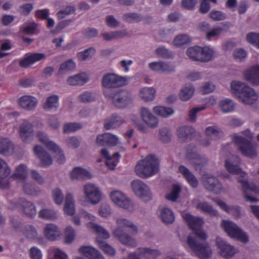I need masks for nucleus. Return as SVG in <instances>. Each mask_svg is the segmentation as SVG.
<instances>
[{"instance_id": "nucleus-40", "label": "nucleus", "mask_w": 259, "mask_h": 259, "mask_svg": "<svg viewBox=\"0 0 259 259\" xmlns=\"http://www.w3.org/2000/svg\"><path fill=\"white\" fill-rule=\"evenodd\" d=\"M37 137L39 141L44 145L49 150H55L58 149V146L54 142L49 141L47 136L42 132H38Z\"/></svg>"}, {"instance_id": "nucleus-17", "label": "nucleus", "mask_w": 259, "mask_h": 259, "mask_svg": "<svg viewBox=\"0 0 259 259\" xmlns=\"http://www.w3.org/2000/svg\"><path fill=\"white\" fill-rule=\"evenodd\" d=\"M84 191L87 198L94 204L98 203L101 198V194L95 185L88 184L84 186Z\"/></svg>"}, {"instance_id": "nucleus-54", "label": "nucleus", "mask_w": 259, "mask_h": 259, "mask_svg": "<svg viewBox=\"0 0 259 259\" xmlns=\"http://www.w3.org/2000/svg\"><path fill=\"white\" fill-rule=\"evenodd\" d=\"M75 63L72 60H68L61 65L58 70V73L72 70L75 68Z\"/></svg>"}, {"instance_id": "nucleus-50", "label": "nucleus", "mask_w": 259, "mask_h": 259, "mask_svg": "<svg viewBox=\"0 0 259 259\" xmlns=\"http://www.w3.org/2000/svg\"><path fill=\"white\" fill-rule=\"evenodd\" d=\"M221 131L216 126H208L205 129L206 135L208 136V138H211L212 140H217L220 137V134Z\"/></svg>"}, {"instance_id": "nucleus-11", "label": "nucleus", "mask_w": 259, "mask_h": 259, "mask_svg": "<svg viewBox=\"0 0 259 259\" xmlns=\"http://www.w3.org/2000/svg\"><path fill=\"white\" fill-rule=\"evenodd\" d=\"M128 83L127 77L119 76L114 73L104 75L102 79V85L106 88H116L125 85Z\"/></svg>"}, {"instance_id": "nucleus-34", "label": "nucleus", "mask_w": 259, "mask_h": 259, "mask_svg": "<svg viewBox=\"0 0 259 259\" xmlns=\"http://www.w3.org/2000/svg\"><path fill=\"white\" fill-rule=\"evenodd\" d=\"M89 80V78L86 73H81L68 77L67 82L71 85H82L87 83Z\"/></svg>"}, {"instance_id": "nucleus-46", "label": "nucleus", "mask_w": 259, "mask_h": 259, "mask_svg": "<svg viewBox=\"0 0 259 259\" xmlns=\"http://www.w3.org/2000/svg\"><path fill=\"white\" fill-rule=\"evenodd\" d=\"M59 106V98L57 95H53L49 97L44 105L45 109H56Z\"/></svg>"}, {"instance_id": "nucleus-24", "label": "nucleus", "mask_w": 259, "mask_h": 259, "mask_svg": "<svg viewBox=\"0 0 259 259\" xmlns=\"http://www.w3.org/2000/svg\"><path fill=\"white\" fill-rule=\"evenodd\" d=\"M46 56L42 53L27 54L23 59L19 62L21 67H27L28 66L45 58Z\"/></svg>"}, {"instance_id": "nucleus-57", "label": "nucleus", "mask_w": 259, "mask_h": 259, "mask_svg": "<svg viewBox=\"0 0 259 259\" xmlns=\"http://www.w3.org/2000/svg\"><path fill=\"white\" fill-rule=\"evenodd\" d=\"M81 128V125L79 123L71 122L65 123L63 126L64 133L75 132Z\"/></svg>"}, {"instance_id": "nucleus-55", "label": "nucleus", "mask_w": 259, "mask_h": 259, "mask_svg": "<svg viewBox=\"0 0 259 259\" xmlns=\"http://www.w3.org/2000/svg\"><path fill=\"white\" fill-rule=\"evenodd\" d=\"M124 20L129 23L138 22L142 20L141 15L135 13H126L123 15Z\"/></svg>"}, {"instance_id": "nucleus-26", "label": "nucleus", "mask_w": 259, "mask_h": 259, "mask_svg": "<svg viewBox=\"0 0 259 259\" xmlns=\"http://www.w3.org/2000/svg\"><path fill=\"white\" fill-rule=\"evenodd\" d=\"M244 77L247 81L254 85L259 84V66L255 65L244 73Z\"/></svg>"}, {"instance_id": "nucleus-33", "label": "nucleus", "mask_w": 259, "mask_h": 259, "mask_svg": "<svg viewBox=\"0 0 259 259\" xmlns=\"http://www.w3.org/2000/svg\"><path fill=\"white\" fill-rule=\"evenodd\" d=\"M179 170L192 187H197L198 185L197 179L186 167L182 165H180Z\"/></svg>"}, {"instance_id": "nucleus-53", "label": "nucleus", "mask_w": 259, "mask_h": 259, "mask_svg": "<svg viewBox=\"0 0 259 259\" xmlns=\"http://www.w3.org/2000/svg\"><path fill=\"white\" fill-rule=\"evenodd\" d=\"M95 53V49L93 48H90L82 52L78 53L77 56L79 60L85 61L91 59Z\"/></svg>"}, {"instance_id": "nucleus-41", "label": "nucleus", "mask_w": 259, "mask_h": 259, "mask_svg": "<svg viewBox=\"0 0 259 259\" xmlns=\"http://www.w3.org/2000/svg\"><path fill=\"white\" fill-rule=\"evenodd\" d=\"M156 91L153 88H143L139 93V96L145 101H153L155 97Z\"/></svg>"}, {"instance_id": "nucleus-18", "label": "nucleus", "mask_w": 259, "mask_h": 259, "mask_svg": "<svg viewBox=\"0 0 259 259\" xmlns=\"http://www.w3.org/2000/svg\"><path fill=\"white\" fill-rule=\"evenodd\" d=\"M84 191L87 198L94 204L98 203L101 198V194L95 185L88 184L84 186Z\"/></svg>"}, {"instance_id": "nucleus-19", "label": "nucleus", "mask_w": 259, "mask_h": 259, "mask_svg": "<svg viewBox=\"0 0 259 259\" xmlns=\"http://www.w3.org/2000/svg\"><path fill=\"white\" fill-rule=\"evenodd\" d=\"M216 244L220 250L221 255L225 258H231L236 253V250L233 246L228 244L220 238H217Z\"/></svg>"}, {"instance_id": "nucleus-16", "label": "nucleus", "mask_w": 259, "mask_h": 259, "mask_svg": "<svg viewBox=\"0 0 259 259\" xmlns=\"http://www.w3.org/2000/svg\"><path fill=\"white\" fill-rule=\"evenodd\" d=\"M39 123L38 120H35L32 123H31L28 120H23L19 126V132L21 138L24 142H26L33 133V127L36 126L38 127Z\"/></svg>"}, {"instance_id": "nucleus-20", "label": "nucleus", "mask_w": 259, "mask_h": 259, "mask_svg": "<svg viewBox=\"0 0 259 259\" xmlns=\"http://www.w3.org/2000/svg\"><path fill=\"white\" fill-rule=\"evenodd\" d=\"M118 139L116 136L110 133H104L97 136V144L101 146H114L118 143Z\"/></svg>"}, {"instance_id": "nucleus-37", "label": "nucleus", "mask_w": 259, "mask_h": 259, "mask_svg": "<svg viewBox=\"0 0 259 259\" xmlns=\"http://www.w3.org/2000/svg\"><path fill=\"white\" fill-rule=\"evenodd\" d=\"M159 217L165 224H172L175 220L172 211L168 208L164 207L160 209Z\"/></svg>"}, {"instance_id": "nucleus-48", "label": "nucleus", "mask_w": 259, "mask_h": 259, "mask_svg": "<svg viewBox=\"0 0 259 259\" xmlns=\"http://www.w3.org/2000/svg\"><path fill=\"white\" fill-rule=\"evenodd\" d=\"M39 217L43 219L53 221L57 218L56 212L52 209H43L39 212Z\"/></svg>"}, {"instance_id": "nucleus-9", "label": "nucleus", "mask_w": 259, "mask_h": 259, "mask_svg": "<svg viewBox=\"0 0 259 259\" xmlns=\"http://www.w3.org/2000/svg\"><path fill=\"white\" fill-rule=\"evenodd\" d=\"M221 225L229 236L243 242L247 243L249 239L248 236L234 223L223 220Z\"/></svg>"}, {"instance_id": "nucleus-42", "label": "nucleus", "mask_w": 259, "mask_h": 259, "mask_svg": "<svg viewBox=\"0 0 259 259\" xmlns=\"http://www.w3.org/2000/svg\"><path fill=\"white\" fill-rule=\"evenodd\" d=\"M196 208L203 213H207L210 216L217 217L219 215L218 211L206 202H198Z\"/></svg>"}, {"instance_id": "nucleus-64", "label": "nucleus", "mask_w": 259, "mask_h": 259, "mask_svg": "<svg viewBox=\"0 0 259 259\" xmlns=\"http://www.w3.org/2000/svg\"><path fill=\"white\" fill-rule=\"evenodd\" d=\"M79 99L82 103H88L94 100V96L91 92L85 91L79 96Z\"/></svg>"}, {"instance_id": "nucleus-31", "label": "nucleus", "mask_w": 259, "mask_h": 259, "mask_svg": "<svg viewBox=\"0 0 259 259\" xmlns=\"http://www.w3.org/2000/svg\"><path fill=\"white\" fill-rule=\"evenodd\" d=\"M19 204H20L23 212L28 217L31 218L35 216L36 213V208L34 205L31 202L27 201L24 198H20Z\"/></svg>"}, {"instance_id": "nucleus-15", "label": "nucleus", "mask_w": 259, "mask_h": 259, "mask_svg": "<svg viewBox=\"0 0 259 259\" xmlns=\"http://www.w3.org/2000/svg\"><path fill=\"white\" fill-rule=\"evenodd\" d=\"M203 184L206 189L214 193L220 194L222 192V184L218 179L211 175L206 174L203 176Z\"/></svg>"}, {"instance_id": "nucleus-2", "label": "nucleus", "mask_w": 259, "mask_h": 259, "mask_svg": "<svg viewBox=\"0 0 259 259\" xmlns=\"http://www.w3.org/2000/svg\"><path fill=\"white\" fill-rule=\"evenodd\" d=\"M117 226L113 231V235L116 237L122 244L128 246L135 247L137 245L136 240L129 236L126 232L132 234L137 233L138 229L131 221L125 219H119L116 221Z\"/></svg>"}, {"instance_id": "nucleus-5", "label": "nucleus", "mask_w": 259, "mask_h": 259, "mask_svg": "<svg viewBox=\"0 0 259 259\" xmlns=\"http://www.w3.org/2000/svg\"><path fill=\"white\" fill-rule=\"evenodd\" d=\"M225 166L229 173L240 175L238 178L237 181L242 186L245 200L250 202H257L258 201L257 199L248 195V192L253 191V188L249 186L247 180L245 179L246 174L242 171L238 165L233 164L229 160L225 161Z\"/></svg>"}, {"instance_id": "nucleus-29", "label": "nucleus", "mask_w": 259, "mask_h": 259, "mask_svg": "<svg viewBox=\"0 0 259 259\" xmlns=\"http://www.w3.org/2000/svg\"><path fill=\"white\" fill-rule=\"evenodd\" d=\"M141 114L144 121L149 126L154 128L157 126L158 123L157 118L153 115L147 108L142 107L141 109Z\"/></svg>"}, {"instance_id": "nucleus-62", "label": "nucleus", "mask_w": 259, "mask_h": 259, "mask_svg": "<svg viewBox=\"0 0 259 259\" xmlns=\"http://www.w3.org/2000/svg\"><path fill=\"white\" fill-rule=\"evenodd\" d=\"M75 11L74 7L69 6H67L64 10L59 11L57 15L59 19H62L66 15L73 14Z\"/></svg>"}, {"instance_id": "nucleus-7", "label": "nucleus", "mask_w": 259, "mask_h": 259, "mask_svg": "<svg viewBox=\"0 0 259 259\" xmlns=\"http://www.w3.org/2000/svg\"><path fill=\"white\" fill-rule=\"evenodd\" d=\"M88 226L93 229L98 235L96 241L98 247L105 253L110 256L114 255L115 254L114 248L101 239V238L107 239L110 237L108 232L104 228L93 223H89Z\"/></svg>"}, {"instance_id": "nucleus-6", "label": "nucleus", "mask_w": 259, "mask_h": 259, "mask_svg": "<svg viewBox=\"0 0 259 259\" xmlns=\"http://www.w3.org/2000/svg\"><path fill=\"white\" fill-rule=\"evenodd\" d=\"M158 170V162L153 155L147 156L139 161L135 167L136 174L141 178H146L155 175Z\"/></svg>"}, {"instance_id": "nucleus-4", "label": "nucleus", "mask_w": 259, "mask_h": 259, "mask_svg": "<svg viewBox=\"0 0 259 259\" xmlns=\"http://www.w3.org/2000/svg\"><path fill=\"white\" fill-rule=\"evenodd\" d=\"M231 89L232 93L245 104H253L257 100L258 96L255 91L244 83L232 81Z\"/></svg>"}, {"instance_id": "nucleus-56", "label": "nucleus", "mask_w": 259, "mask_h": 259, "mask_svg": "<svg viewBox=\"0 0 259 259\" xmlns=\"http://www.w3.org/2000/svg\"><path fill=\"white\" fill-rule=\"evenodd\" d=\"M120 155L118 152L115 153L112 157L106 161L107 166L110 169H114L119 162Z\"/></svg>"}, {"instance_id": "nucleus-27", "label": "nucleus", "mask_w": 259, "mask_h": 259, "mask_svg": "<svg viewBox=\"0 0 259 259\" xmlns=\"http://www.w3.org/2000/svg\"><path fill=\"white\" fill-rule=\"evenodd\" d=\"M149 67L152 70L158 72H170L175 70L174 65L163 62H151Z\"/></svg>"}, {"instance_id": "nucleus-44", "label": "nucleus", "mask_w": 259, "mask_h": 259, "mask_svg": "<svg viewBox=\"0 0 259 259\" xmlns=\"http://www.w3.org/2000/svg\"><path fill=\"white\" fill-rule=\"evenodd\" d=\"M27 178V166L24 164L18 166L15 172L9 177V179L24 180Z\"/></svg>"}, {"instance_id": "nucleus-32", "label": "nucleus", "mask_w": 259, "mask_h": 259, "mask_svg": "<svg viewBox=\"0 0 259 259\" xmlns=\"http://www.w3.org/2000/svg\"><path fill=\"white\" fill-rule=\"evenodd\" d=\"M14 149V145L7 138H0V154L5 156L10 155Z\"/></svg>"}, {"instance_id": "nucleus-21", "label": "nucleus", "mask_w": 259, "mask_h": 259, "mask_svg": "<svg viewBox=\"0 0 259 259\" xmlns=\"http://www.w3.org/2000/svg\"><path fill=\"white\" fill-rule=\"evenodd\" d=\"M18 104L23 109L30 111L34 109L38 104L37 99L33 96L25 95L18 100Z\"/></svg>"}, {"instance_id": "nucleus-43", "label": "nucleus", "mask_w": 259, "mask_h": 259, "mask_svg": "<svg viewBox=\"0 0 259 259\" xmlns=\"http://www.w3.org/2000/svg\"><path fill=\"white\" fill-rule=\"evenodd\" d=\"M195 91L194 87L191 84H186L179 93L180 99L182 101L188 100L193 95Z\"/></svg>"}, {"instance_id": "nucleus-1", "label": "nucleus", "mask_w": 259, "mask_h": 259, "mask_svg": "<svg viewBox=\"0 0 259 259\" xmlns=\"http://www.w3.org/2000/svg\"><path fill=\"white\" fill-rule=\"evenodd\" d=\"M196 238L189 235L187 242L191 249L199 258L207 259L211 256L212 251L209 244L206 242V234L202 231L201 228L193 231Z\"/></svg>"}, {"instance_id": "nucleus-28", "label": "nucleus", "mask_w": 259, "mask_h": 259, "mask_svg": "<svg viewBox=\"0 0 259 259\" xmlns=\"http://www.w3.org/2000/svg\"><path fill=\"white\" fill-rule=\"evenodd\" d=\"M183 217L188 224L189 228L193 231L201 228L203 224V220L201 218L195 217L190 213L184 214Z\"/></svg>"}, {"instance_id": "nucleus-3", "label": "nucleus", "mask_w": 259, "mask_h": 259, "mask_svg": "<svg viewBox=\"0 0 259 259\" xmlns=\"http://www.w3.org/2000/svg\"><path fill=\"white\" fill-rule=\"evenodd\" d=\"M243 136L235 134L232 140L235 145L238 148L241 154L246 157L253 158L257 155L256 147L252 142L253 134L249 130L242 132Z\"/></svg>"}, {"instance_id": "nucleus-47", "label": "nucleus", "mask_w": 259, "mask_h": 259, "mask_svg": "<svg viewBox=\"0 0 259 259\" xmlns=\"http://www.w3.org/2000/svg\"><path fill=\"white\" fill-rule=\"evenodd\" d=\"M154 112L162 117H166L174 113L172 108L164 106H156L153 108Z\"/></svg>"}, {"instance_id": "nucleus-52", "label": "nucleus", "mask_w": 259, "mask_h": 259, "mask_svg": "<svg viewBox=\"0 0 259 259\" xmlns=\"http://www.w3.org/2000/svg\"><path fill=\"white\" fill-rule=\"evenodd\" d=\"M159 138L165 143H169L171 139V134L170 130L167 128H162L159 132Z\"/></svg>"}, {"instance_id": "nucleus-49", "label": "nucleus", "mask_w": 259, "mask_h": 259, "mask_svg": "<svg viewBox=\"0 0 259 259\" xmlns=\"http://www.w3.org/2000/svg\"><path fill=\"white\" fill-rule=\"evenodd\" d=\"M181 190L182 188L181 186L177 184H174L172 185L171 192L166 195V199L173 202L177 201Z\"/></svg>"}, {"instance_id": "nucleus-63", "label": "nucleus", "mask_w": 259, "mask_h": 259, "mask_svg": "<svg viewBox=\"0 0 259 259\" xmlns=\"http://www.w3.org/2000/svg\"><path fill=\"white\" fill-rule=\"evenodd\" d=\"M124 34L121 31H113L111 32H105L103 33V37L105 40H111L114 38L120 37Z\"/></svg>"}, {"instance_id": "nucleus-35", "label": "nucleus", "mask_w": 259, "mask_h": 259, "mask_svg": "<svg viewBox=\"0 0 259 259\" xmlns=\"http://www.w3.org/2000/svg\"><path fill=\"white\" fill-rule=\"evenodd\" d=\"M194 133V128L190 126H183L177 130L178 138L183 142L186 141L188 139H191Z\"/></svg>"}, {"instance_id": "nucleus-22", "label": "nucleus", "mask_w": 259, "mask_h": 259, "mask_svg": "<svg viewBox=\"0 0 259 259\" xmlns=\"http://www.w3.org/2000/svg\"><path fill=\"white\" fill-rule=\"evenodd\" d=\"M33 150L35 155L40 159L43 166H47L52 164V157L41 146L39 145L35 146Z\"/></svg>"}, {"instance_id": "nucleus-61", "label": "nucleus", "mask_w": 259, "mask_h": 259, "mask_svg": "<svg viewBox=\"0 0 259 259\" xmlns=\"http://www.w3.org/2000/svg\"><path fill=\"white\" fill-rule=\"evenodd\" d=\"M156 54L160 57L163 58H170L172 56L171 51L164 47H159L155 50Z\"/></svg>"}, {"instance_id": "nucleus-45", "label": "nucleus", "mask_w": 259, "mask_h": 259, "mask_svg": "<svg viewBox=\"0 0 259 259\" xmlns=\"http://www.w3.org/2000/svg\"><path fill=\"white\" fill-rule=\"evenodd\" d=\"M212 200L215 202L220 208L227 213H231L232 211H235L237 214L240 213V207L239 206H228L224 201L218 199H213Z\"/></svg>"}, {"instance_id": "nucleus-25", "label": "nucleus", "mask_w": 259, "mask_h": 259, "mask_svg": "<svg viewBox=\"0 0 259 259\" xmlns=\"http://www.w3.org/2000/svg\"><path fill=\"white\" fill-rule=\"evenodd\" d=\"M11 169L7 163L0 158V188L5 189L9 187V183L4 182V179L9 176Z\"/></svg>"}, {"instance_id": "nucleus-58", "label": "nucleus", "mask_w": 259, "mask_h": 259, "mask_svg": "<svg viewBox=\"0 0 259 259\" xmlns=\"http://www.w3.org/2000/svg\"><path fill=\"white\" fill-rule=\"evenodd\" d=\"M191 39L187 35L181 34L177 36L174 39L173 43L176 46L179 47L188 44Z\"/></svg>"}, {"instance_id": "nucleus-13", "label": "nucleus", "mask_w": 259, "mask_h": 259, "mask_svg": "<svg viewBox=\"0 0 259 259\" xmlns=\"http://www.w3.org/2000/svg\"><path fill=\"white\" fill-rule=\"evenodd\" d=\"M110 198L117 206L130 211L134 210L133 202L123 193L119 191H114L110 193Z\"/></svg>"}, {"instance_id": "nucleus-12", "label": "nucleus", "mask_w": 259, "mask_h": 259, "mask_svg": "<svg viewBox=\"0 0 259 259\" xmlns=\"http://www.w3.org/2000/svg\"><path fill=\"white\" fill-rule=\"evenodd\" d=\"M131 187L135 195L144 201L151 199L152 194L147 185L139 180H134L131 183Z\"/></svg>"}, {"instance_id": "nucleus-8", "label": "nucleus", "mask_w": 259, "mask_h": 259, "mask_svg": "<svg viewBox=\"0 0 259 259\" xmlns=\"http://www.w3.org/2000/svg\"><path fill=\"white\" fill-rule=\"evenodd\" d=\"M187 55L194 61L207 62L211 60L213 56V51L208 47L194 46L189 48Z\"/></svg>"}, {"instance_id": "nucleus-59", "label": "nucleus", "mask_w": 259, "mask_h": 259, "mask_svg": "<svg viewBox=\"0 0 259 259\" xmlns=\"http://www.w3.org/2000/svg\"><path fill=\"white\" fill-rule=\"evenodd\" d=\"M65 242L67 244L71 243L75 237L74 230L71 226H68L65 228Z\"/></svg>"}, {"instance_id": "nucleus-51", "label": "nucleus", "mask_w": 259, "mask_h": 259, "mask_svg": "<svg viewBox=\"0 0 259 259\" xmlns=\"http://www.w3.org/2000/svg\"><path fill=\"white\" fill-rule=\"evenodd\" d=\"M220 106L222 111L225 113L231 112L235 108L234 103L229 99L222 100L220 103Z\"/></svg>"}, {"instance_id": "nucleus-30", "label": "nucleus", "mask_w": 259, "mask_h": 259, "mask_svg": "<svg viewBox=\"0 0 259 259\" xmlns=\"http://www.w3.org/2000/svg\"><path fill=\"white\" fill-rule=\"evenodd\" d=\"M44 233L47 238L51 241H54L59 238L61 231L55 225L49 224L46 225Z\"/></svg>"}, {"instance_id": "nucleus-14", "label": "nucleus", "mask_w": 259, "mask_h": 259, "mask_svg": "<svg viewBox=\"0 0 259 259\" xmlns=\"http://www.w3.org/2000/svg\"><path fill=\"white\" fill-rule=\"evenodd\" d=\"M109 97L112 99L114 105L118 108L125 107L132 101V94L126 90H121Z\"/></svg>"}, {"instance_id": "nucleus-39", "label": "nucleus", "mask_w": 259, "mask_h": 259, "mask_svg": "<svg viewBox=\"0 0 259 259\" xmlns=\"http://www.w3.org/2000/svg\"><path fill=\"white\" fill-rule=\"evenodd\" d=\"M64 211L66 214L70 216L73 215L75 212L74 202L73 196L70 193L66 194Z\"/></svg>"}, {"instance_id": "nucleus-10", "label": "nucleus", "mask_w": 259, "mask_h": 259, "mask_svg": "<svg viewBox=\"0 0 259 259\" xmlns=\"http://www.w3.org/2000/svg\"><path fill=\"white\" fill-rule=\"evenodd\" d=\"M195 148L194 145H189L187 148L186 157L190 161L191 164L195 167V169L200 171L207 163V160L205 158L198 154L195 151Z\"/></svg>"}, {"instance_id": "nucleus-60", "label": "nucleus", "mask_w": 259, "mask_h": 259, "mask_svg": "<svg viewBox=\"0 0 259 259\" xmlns=\"http://www.w3.org/2000/svg\"><path fill=\"white\" fill-rule=\"evenodd\" d=\"M246 40L249 43L259 48V33H249L246 36Z\"/></svg>"}, {"instance_id": "nucleus-23", "label": "nucleus", "mask_w": 259, "mask_h": 259, "mask_svg": "<svg viewBox=\"0 0 259 259\" xmlns=\"http://www.w3.org/2000/svg\"><path fill=\"white\" fill-rule=\"evenodd\" d=\"M78 251L89 259H104L97 249L90 246H81L79 248Z\"/></svg>"}, {"instance_id": "nucleus-36", "label": "nucleus", "mask_w": 259, "mask_h": 259, "mask_svg": "<svg viewBox=\"0 0 259 259\" xmlns=\"http://www.w3.org/2000/svg\"><path fill=\"white\" fill-rule=\"evenodd\" d=\"M122 121L123 120L120 116L116 114H114L109 118L105 119L104 126L105 129L109 130L119 126Z\"/></svg>"}, {"instance_id": "nucleus-38", "label": "nucleus", "mask_w": 259, "mask_h": 259, "mask_svg": "<svg viewBox=\"0 0 259 259\" xmlns=\"http://www.w3.org/2000/svg\"><path fill=\"white\" fill-rule=\"evenodd\" d=\"M70 176L73 179H86L91 178V174L85 169L80 167L74 168L71 172Z\"/></svg>"}]
</instances>
